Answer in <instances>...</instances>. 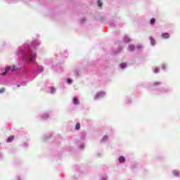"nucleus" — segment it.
Instances as JSON below:
<instances>
[{"instance_id":"f257e3e1","label":"nucleus","mask_w":180,"mask_h":180,"mask_svg":"<svg viewBox=\"0 0 180 180\" xmlns=\"http://www.w3.org/2000/svg\"><path fill=\"white\" fill-rule=\"evenodd\" d=\"M102 96H105V93L101 91L96 95L95 99H99V98H102Z\"/></svg>"},{"instance_id":"f03ea898","label":"nucleus","mask_w":180,"mask_h":180,"mask_svg":"<svg viewBox=\"0 0 180 180\" xmlns=\"http://www.w3.org/2000/svg\"><path fill=\"white\" fill-rule=\"evenodd\" d=\"M11 66L7 67V68H6V70H5V72H3V73L1 74V75H6V74H8V71H11Z\"/></svg>"},{"instance_id":"7ed1b4c3","label":"nucleus","mask_w":180,"mask_h":180,"mask_svg":"<svg viewBox=\"0 0 180 180\" xmlns=\"http://www.w3.org/2000/svg\"><path fill=\"white\" fill-rule=\"evenodd\" d=\"M162 37L163 39H169V33H167V32L162 33Z\"/></svg>"},{"instance_id":"20e7f679","label":"nucleus","mask_w":180,"mask_h":180,"mask_svg":"<svg viewBox=\"0 0 180 180\" xmlns=\"http://www.w3.org/2000/svg\"><path fill=\"white\" fill-rule=\"evenodd\" d=\"M136 49V46H134V45H129L128 46V50L129 51H134V49Z\"/></svg>"},{"instance_id":"39448f33","label":"nucleus","mask_w":180,"mask_h":180,"mask_svg":"<svg viewBox=\"0 0 180 180\" xmlns=\"http://www.w3.org/2000/svg\"><path fill=\"white\" fill-rule=\"evenodd\" d=\"M14 139H15V136H11L8 138L7 142L11 143V141H13Z\"/></svg>"},{"instance_id":"423d86ee","label":"nucleus","mask_w":180,"mask_h":180,"mask_svg":"<svg viewBox=\"0 0 180 180\" xmlns=\"http://www.w3.org/2000/svg\"><path fill=\"white\" fill-rule=\"evenodd\" d=\"M73 103L74 105H79V101L78 100L77 98H73Z\"/></svg>"},{"instance_id":"0eeeda50","label":"nucleus","mask_w":180,"mask_h":180,"mask_svg":"<svg viewBox=\"0 0 180 180\" xmlns=\"http://www.w3.org/2000/svg\"><path fill=\"white\" fill-rule=\"evenodd\" d=\"M150 43H151L152 46H155V39H154V38H153V37H150Z\"/></svg>"},{"instance_id":"6e6552de","label":"nucleus","mask_w":180,"mask_h":180,"mask_svg":"<svg viewBox=\"0 0 180 180\" xmlns=\"http://www.w3.org/2000/svg\"><path fill=\"white\" fill-rule=\"evenodd\" d=\"M124 161H126V158L123 157V156H120L119 158V162H124Z\"/></svg>"},{"instance_id":"1a4fd4ad","label":"nucleus","mask_w":180,"mask_h":180,"mask_svg":"<svg viewBox=\"0 0 180 180\" xmlns=\"http://www.w3.org/2000/svg\"><path fill=\"white\" fill-rule=\"evenodd\" d=\"M81 129V124L79 122H77L75 125V130H79Z\"/></svg>"},{"instance_id":"9d476101","label":"nucleus","mask_w":180,"mask_h":180,"mask_svg":"<svg viewBox=\"0 0 180 180\" xmlns=\"http://www.w3.org/2000/svg\"><path fill=\"white\" fill-rule=\"evenodd\" d=\"M35 59H36V53H34L33 56L30 58V61H34Z\"/></svg>"},{"instance_id":"9b49d317","label":"nucleus","mask_w":180,"mask_h":180,"mask_svg":"<svg viewBox=\"0 0 180 180\" xmlns=\"http://www.w3.org/2000/svg\"><path fill=\"white\" fill-rule=\"evenodd\" d=\"M173 174L175 176H178L179 175V172L176 170H174L173 171Z\"/></svg>"},{"instance_id":"f8f14e48","label":"nucleus","mask_w":180,"mask_h":180,"mask_svg":"<svg viewBox=\"0 0 180 180\" xmlns=\"http://www.w3.org/2000/svg\"><path fill=\"white\" fill-rule=\"evenodd\" d=\"M97 5L100 7L102 8V1H101V0H98L97 1Z\"/></svg>"},{"instance_id":"ddd939ff","label":"nucleus","mask_w":180,"mask_h":180,"mask_svg":"<svg viewBox=\"0 0 180 180\" xmlns=\"http://www.w3.org/2000/svg\"><path fill=\"white\" fill-rule=\"evenodd\" d=\"M155 23V18H151L150 25H154Z\"/></svg>"},{"instance_id":"4468645a","label":"nucleus","mask_w":180,"mask_h":180,"mask_svg":"<svg viewBox=\"0 0 180 180\" xmlns=\"http://www.w3.org/2000/svg\"><path fill=\"white\" fill-rule=\"evenodd\" d=\"M120 67L122 69L126 68V67H127L126 63H121L120 64Z\"/></svg>"},{"instance_id":"2eb2a0df","label":"nucleus","mask_w":180,"mask_h":180,"mask_svg":"<svg viewBox=\"0 0 180 180\" xmlns=\"http://www.w3.org/2000/svg\"><path fill=\"white\" fill-rule=\"evenodd\" d=\"M160 71V69H158V68H154V72L155 73V74H157V72H158Z\"/></svg>"},{"instance_id":"dca6fc26","label":"nucleus","mask_w":180,"mask_h":180,"mask_svg":"<svg viewBox=\"0 0 180 180\" xmlns=\"http://www.w3.org/2000/svg\"><path fill=\"white\" fill-rule=\"evenodd\" d=\"M124 41L125 43H129L130 41V38L129 37L125 38Z\"/></svg>"},{"instance_id":"f3484780","label":"nucleus","mask_w":180,"mask_h":180,"mask_svg":"<svg viewBox=\"0 0 180 180\" xmlns=\"http://www.w3.org/2000/svg\"><path fill=\"white\" fill-rule=\"evenodd\" d=\"M16 70H18V68H16V66H13L12 69H11V71L13 72V71H16Z\"/></svg>"},{"instance_id":"a211bd4d","label":"nucleus","mask_w":180,"mask_h":180,"mask_svg":"<svg viewBox=\"0 0 180 180\" xmlns=\"http://www.w3.org/2000/svg\"><path fill=\"white\" fill-rule=\"evenodd\" d=\"M4 92H5V88H1L0 89V94H4Z\"/></svg>"},{"instance_id":"6ab92c4d","label":"nucleus","mask_w":180,"mask_h":180,"mask_svg":"<svg viewBox=\"0 0 180 180\" xmlns=\"http://www.w3.org/2000/svg\"><path fill=\"white\" fill-rule=\"evenodd\" d=\"M67 82L68 84H71L72 82V80L71 79H68Z\"/></svg>"},{"instance_id":"aec40b11","label":"nucleus","mask_w":180,"mask_h":180,"mask_svg":"<svg viewBox=\"0 0 180 180\" xmlns=\"http://www.w3.org/2000/svg\"><path fill=\"white\" fill-rule=\"evenodd\" d=\"M137 49H141V46H138Z\"/></svg>"},{"instance_id":"412c9836","label":"nucleus","mask_w":180,"mask_h":180,"mask_svg":"<svg viewBox=\"0 0 180 180\" xmlns=\"http://www.w3.org/2000/svg\"><path fill=\"white\" fill-rule=\"evenodd\" d=\"M18 86L19 87V86H20V85H18Z\"/></svg>"}]
</instances>
